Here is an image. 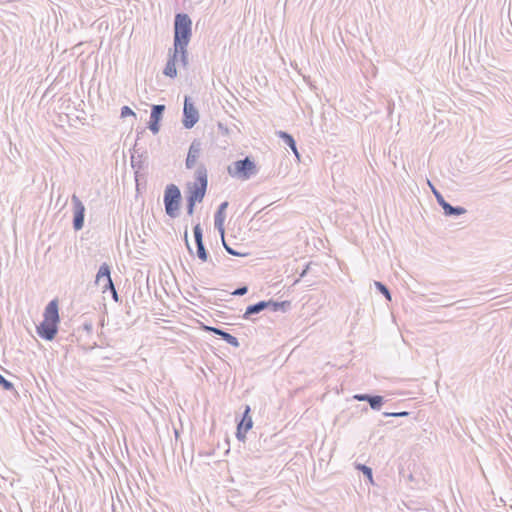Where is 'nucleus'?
Masks as SVG:
<instances>
[{
  "label": "nucleus",
  "instance_id": "f257e3e1",
  "mask_svg": "<svg viewBox=\"0 0 512 512\" xmlns=\"http://www.w3.org/2000/svg\"><path fill=\"white\" fill-rule=\"evenodd\" d=\"M192 36V21L188 14L177 13L174 18V47L188 46Z\"/></svg>",
  "mask_w": 512,
  "mask_h": 512
},
{
  "label": "nucleus",
  "instance_id": "f03ea898",
  "mask_svg": "<svg viewBox=\"0 0 512 512\" xmlns=\"http://www.w3.org/2000/svg\"><path fill=\"white\" fill-rule=\"evenodd\" d=\"M195 182L188 184L186 200L193 202H202L205 197L208 186L207 169L204 164H200L195 171Z\"/></svg>",
  "mask_w": 512,
  "mask_h": 512
},
{
  "label": "nucleus",
  "instance_id": "7ed1b4c3",
  "mask_svg": "<svg viewBox=\"0 0 512 512\" xmlns=\"http://www.w3.org/2000/svg\"><path fill=\"white\" fill-rule=\"evenodd\" d=\"M257 172L256 164L250 157L237 160L233 163V166L228 167L229 175L241 180H248Z\"/></svg>",
  "mask_w": 512,
  "mask_h": 512
},
{
  "label": "nucleus",
  "instance_id": "20e7f679",
  "mask_svg": "<svg viewBox=\"0 0 512 512\" xmlns=\"http://www.w3.org/2000/svg\"><path fill=\"white\" fill-rule=\"evenodd\" d=\"M289 301H274V300H262L255 304L247 306L245 313L243 314L244 319H249L252 315L259 314L260 312L269 309L273 312L282 311L285 312L290 307Z\"/></svg>",
  "mask_w": 512,
  "mask_h": 512
},
{
  "label": "nucleus",
  "instance_id": "39448f33",
  "mask_svg": "<svg viewBox=\"0 0 512 512\" xmlns=\"http://www.w3.org/2000/svg\"><path fill=\"white\" fill-rule=\"evenodd\" d=\"M181 202V191L175 184H169L164 190V206L165 212L171 218H175L179 214Z\"/></svg>",
  "mask_w": 512,
  "mask_h": 512
},
{
  "label": "nucleus",
  "instance_id": "423d86ee",
  "mask_svg": "<svg viewBox=\"0 0 512 512\" xmlns=\"http://www.w3.org/2000/svg\"><path fill=\"white\" fill-rule=\"evenodd\" d=\"M199 121V112L190 97L185 96L182 124L186 129H191Z\"/></svg>",
  "mask_w": 512,
  "mask_h": 512
},
{
  "label": "nucleus",
  "instance_id": "0eeeda50",
  "mask_svg": "<svg viewBox=\"0 0 512 512\" xmlns=\"http://www.w3.org/2000/svg\"><path fill=\"white\" fill-rule=\"evenodd\" d=\"M71 200L73 203V228L75 231H79L84 226L85 206L75 194L72 195Z\"/></svg>",
  "mask_w": 512,
  "mask_h": 512
},
{
  "label": "nucleus",
  "instance_id": "6e6552de",
  "mask_svg": "<svg viewBox=\"0 0 512 512\" xmlns=\"http://www.w3.org/2000/svg\"><path fill=\"white\" fill-rule=\"evenodd\" d=\"M251 408L249 405H245L242 418L237 423L236 437L239 441H244L246 433L253 427V421L250 416Z\"/></svg>",
  "mask_w": 512,
  "mask_h": 512
},
{
  "label": "nucleus",
  "instance_id": "1a4fd4ad",
  "mask_svg": "<svg viewBox=\"0 0 512 512\" xmlns=\"http://www.w3.org/2000/svg\"><path fill=\"white\" fill-rule=\"evenodd\" d=\"M38 336L46 341H52L58 333V323L45 320L36 327Z\"/></svg>",
  "mask_w": 512,
  "mask_h": 512
},
{
  "label": "nucleus",
  "instance_id": "9d476101",
  "mask_svg": "<svg viewBox=\"0 0 512 512\" xmlns=\"http://www.w3.org/2000/svg\"><path fill=\"white\" fill-rule=\"evenodd\" d=\"M165 105L155 104L151 107L150 120L148 122V128L153 134H157L160 130V121L163 118L165 111Z\"/></svg>",
  "mask_w": 512,
  "mask_h": 512
},
{
  "label": "nucleus",
  "instance_id": "9b49d317",
  "mask_svg": "<svg viewBox=\"0 0 512 512\" xmlns=\"http://www.w3.org/2000/svg\"><path fill=\"white\" fill-rule=\"evenodd\" d=\"M102 280L105 281V284L103 286V292L115 289L114 283L111 278V269L107 263H102L96 274V283L100 284Z\"/></svg>",
  "mask_w": 512,
  "mask_h": 512
},
{
  "label": "nucleus",
  "instance_id": "f8f14e48",
  "mask_svg": "<svg viewBox=\"0 0 512 512\" xmlns=\"http://www.w3.org/2000/svg\"><path fill=\"white\" fill-rule=\"evenodd\" d=\"M202 152V143L198 139H194L187 153V158L185 161V166L187 169H192L195 167L197 159L200 157Z\"/></svg>",
  "mask_w": 512,
  "mask_h": 512
},
{
  "label": "nucleus",
  "instance_id": "ddd939ff",
  "mask_svg": "<svg viewBox=\"0 0 512 512\" xmlns=\"http://www.w3.org/2000/svg\"><path fill=\"white\" fill-rule=\"evenodd\" d=\"M353 399L361 402H367L372 410L379 411L383 404L385 403V399L381 395H373L368 393L363 394H355Z\"/></svg>",
  "mask_w": 512,
  "mask_h": 512
},
{
  "label": "nucleus",
  "instance_id": "4468645a",
  "mask_svg": "<svg viewBox=\"0 0 512 512\" xmlns=\"http://www.w3.org/2000/svg\"><path fill=\"white\" fill-rule=\"evenodd\" d=\"M204 330L220 336L226 343L230 344L235 348H238L240 346L239 340L235 336L231 335L230 333L221 328L205 326Z\"/></svg>",
  "mask_w": 512,
  "mask_h": 512
},
{
  "label": "nucleus",
  "instance_id": "2eb2a0df",
  "mask_svg": "<svg viewBox=\"0 0 512 512\" xmlns=\"http://www.w3.org/2000/svg\"><path fill=\"white\" fill-rule=\"evenodd\" d=\"M228 205L229 204L227 201L222 202L219 205V207L214 215L215 228L219 231L220 235H222V236L225 234V229H224L225 210L228 207Z\"/></svg>",
  "mask_w": 512,
  "mask_h": 512
},
{
  "label": "nucleus",
  "instance_id": "dca6fc26",
  "mask_svg": "<svg viewBox=\"0 0 512 512\" xmlns=\"http://www.w3.org/2000/svg\"><path fill=\"white\" fill-rule=\"evenodd\" d=\"M43 317L45 320L53 321L59 324V308H58V300H51L45 307Z\"/></svg>",
  "mask_w": 512,
  "mask_h": 512
},
{
  "label": "nucleus",
  "instance_id": "f3484780",
  "mask_svg": "<svg viewBox=\"0 0 512 512\" xmlns=\"http://www.w3.org/2000/svg\"><path fill=\"white\" fill-rule=\"evenodd\" d=\"M293 152L298 160H300V153L297 149L296 141L294 137L286 131H276L275 133Z\"/></svg>",
  "mask_w": 512,
  "mask_h": 512
},
{
  "label": "nucleus",
  "instance_id": "a211bd4d",
  "mask_svg": "<svg viewBox=\"0 0 512 512\" xmlns=\"http://www.w3.org/2000/svg\"><path fill=\"white\" fill-rule=\"evenodd\" d=\"M176 55L171 54V49L168 53V60L166 62V65L163 70V74L170 78H175L177 76V69H176Z\"/></svg>",
  "mask_w": 512,
  "mask_h": 512
},
{
  "label": "nucleus",
  "instance_id": "6ab92c4d",
  "mask_svg": "<svg viewBox=\"0 0 512 512\" xmlns=\"http://www.w3.org/2000/svg\"><path fill=\"white\" fill-rule=\"evenodd\" d=\"M445 216H460L466 213V209L462 206H452L450 203H447L442 208Z\"/></svg>",
  "mask_w": 512,
  "mask_h": 512
},
{
  "label": "nucleus",
  "instance_id": "aec40b11",
  "mask_svg": "<svg viewBox=\"0 0 512 512\" xmlns=\"http://www.w3.org/2000/svg\"><path fill=\"white\" fill-rule=\"evenodd\" d=\"M187 47L188 46L174 47V50L173 51L171 50V54H175L176 55V60L178 59V55L180 56V62L183 65V67H187L188 66V50H187Z\"/></svg>",
  "mask_w": 512,
  "mask_h": 512
},
{
  "label": "nucleus",
  "instance_id": "412c9836",
  "mask_svg": "<svg viewBox=\"0 0 512 512\" xmlns=\"http://www.w3.org/2000/svg\"><path fill=\"white\" fill-rule=\"evenodd\" d=\"M196 244V255L197 257L203 261L206 262L209 258V253L205 248L204 242H197Z\"/></svg>",
  "mask_w": 512,
  "mask_h": 512
},
{
  "label": "nucleus",
  "instance_id": "4be33fe9",
  "mask_svg": "<svg viewBox=\"0 0 512 512\" xmlns=\"http://www.w3.org/2000/svg\"><path fill=\"white\" fill-rule=\"evenodd\" d=\"M356 469H358L359 471H361L363 473V475L369 481V483L374 484L372 468H370L369 466H367L365 464H358L356 466Z\"/></svg>",
  "mask_w": 512,
  "mask_h": 512
},
{
  "label": "nucleus",
  "instance_id": "5701e85b",
  "mask_svg": "<svg viewBox=\"0 0 512 512\" xmlns=\"http://www.w3.org/2000/svg\"><path fill=\"white\" fill-rule=\"evenodd\" d=\"M375 287L376 289L382 294L384 295V297L391 301V293H390V290L389 288L382 282L380 281H375Z\"/></svg>",
  "mask_w": 512,
  "mask_h": 512
},
{
  "label": "nucleus",
  "instance_id": "b1692460",
  "mask_svg": "<svg viewBox=\"0 0 512 512\" xmlns=\"http://www.w3.org/2000/svg\"><path fill=\"white\" fill-rule=\"evenodd\" d=\"M428 183H429V185H430V187L432 189V192H433V194H434V196L436 198L437 203L439 204V206L441 208H443L444 205H446L448 202L445 200L443 195L430 182H428Z\"/></svg>",
  "mask_w": 512,
  "mask_h": 512
},
{
  "label": "nucleus",
  "instance_id": "393cba45",
  "mask_svg": "<svg viewBox=\"0 0 512 512\" xmlns=\"http://www.w3.org/2000/svg\"><path fill=\"white\" fill-rule=\"evenodd\" d=\"M0 386L6 391H13L17 393L12 382L7 380L2 374H0Z\"/></svg>",
  "mask_w": 512,
  "mask_h": 512
},
{
  "label": "nucleus",
  "instance_id": "a878e982",
  "mask_svg": "<svg viewBox=\"0 0 512 512\" xmlns=\"http://www.w3.org/2000/svg\"><path fill=\"white\" fill-rule=\"evenodd\" d=\"M193 234L195 243L203 241V230L199 223L193 227Z\"/></svg>",
  "mask_w": 512,
  "mask_h": 512
},
{
  "label": "nucleus",
  "instance_id": "bb28decb",
  "mask_svg": "<svg viewBox=\"0 0 512 512\" xmlns=\"http://www.w3.org/2000/svg\"><path fill=\"white\" fill-rule=\"evenodd\" d=\"M120 116L121 118H126L128 116H133L134 118H136L135 112L129 106H123L121 108Z\"/></svg>",
  "mask_w": 512,
  "mask_h": 512
},
{
  "label": "nucleus",
  "instance_id": "cd10ccee",
  "mask_svg": "<svg viewBox=\"0 0 512 512\" xmlns=\"http://www.w3.org/2000/svg\"><path fill=\"white\" fill-rule=\"evenodd\" d=\"M410 415V412L401 411V412H384V417H407Z\"/></svg>",
  "mask_w": 512,
  "mask_h": 512
},
{
  "label": "nucleus",
  "instance_id": "c85d7f7f",
  "mask_svg": "<svg viewBox=\"0 0 512 512\" xmlns=\"http://www.w3.org/2000/svg\"><path fill=\"white\" fill-rule=\"evenodd\" d=\"M226 252L232 256H238V257H246L249 255V253H246V252H239L235 249H233L232 247L230 246H226Z\"/></svg>",
  "mask_w": 512,
  "mask_h": 512
},
{
  "label": "nucleus",
  "instance_id": "c756f323",
  "mask_svg": "<svg viewBox=\"0 0 512 512\" xmlns=\"http://www.w3.org/2000/svg\"><path fill=\"white\" fill-rule=\"evenodd\" d=\"M247 292H248V287H247L246 285H243V286H240V287L236 288V289L232 292V295H234V296H243V295H245Z\"/></svg>",
  "mask_w": 512,
  "mask_h": 512
},
{
  "label": "nucleus",
  "instance_id": "7c9ffc66",
  "mask_svg": "<svg viewBox=\"0 0 512 512\" xmlns=\"http://www.w3.org/2000/svg\"><path fill=\"white\" fill-rule=\"evenodd\" d=\"M187 204H186V208H187V214L188 215H193L194 213V208H195V202H193L192 200H186Z\"/></svg>",
  "mask_w": 512,
  "mask_h": 512
},
{
  "label": "nucleus",
  "instance_id": "2f4dec72",
  "mask_svg": "<svg viewBox=\"0 0 512 512\" xmlns=\"http://www.w3.org/2000/svg\"><path fill=\"white\" fill-rule=\"evenodd\" d=\"M217 127H218L219 133H221L222 135L229 134V128L226 125H224L223 123L218 122Z\"/></svg>",
  "mask_w": 512,
  "mask_h": 512
},
{
  "label": "nucleus",
  "instance_id": "473e14b6",
  "mask_svg": "<svg viewBox=\"0 0 512 512\" xmlns=\"http://www.w3.org/2000/svg\"><path fill=\"white\" fill-rule=\"evenodd\" d=\"M184 240H185V245H186V248H187L188 252H189L190 254H192V253H193V251H192V248H191L190 242H189V240H188V232H187V229L185 230V233H184Z\"/></svg>",
  "mask_w": 512,
  "mask_h": 512
},
{
  "label": "nucleus",
  "instance_id": "72a5a7b5",
  "mask_svg": "<svg viewBox=\"0 0 512 512\" xmlns=\"http://www.w3.org/2000/svg\"><path fill=\"white\" fill-rule=\"evenodd\" d=\"M131 165L133 168H137V169L141 168L140 162H136L134 156L131 157Z\"/></svg>",
  "mask_w": 512,
  "mask_h": 512
},
{
  "label": "nucleus",
  "instance_id": "f704fd0d",
  "mask_svg": "<svg viewBox=\"0 0 512 512\" xmlns=\"http://www.w3.org/2000/svg\"><path fill=\"white\" fill-rule=\"evenodd\" d=\"M309 268H310V263H308L304 269L302 270V272L300 273V278H303L304 276H306V274L308 273L309 271Z\"/></svg>",
  "mask_w": 512,
  "mask_h": 512
},
{
  "label": "nucleus",
  "instance_id": "c9c22d12",
  "mask_svg": "<svg viewBox=\"0 0 512 512\" xmlns=\"http://www.w3.org/2000/svg\"><path fill=\"white\" fill-rule=\"evenodd\" d=\"M111 294H112L113 300L115 302H118L119 301V296H118V293H117L116 289L111 290Z\"/></svg>",
  "mask_w": 512,
  "mask_h": 512
},
{
  "label": "nucleus",
  "instance_id": "e433bc0d",
  "mask_svg": "<svg viewBox=\"0 0 512 512\" xmlns=\"http://www.w3.org/2000/svg\"><path fill=\"white\" fill-rule=\"evenodd\" d=\"M465 302H466V300H460V301H457V302L446 303L443 306L444 307H449V306H452L454 304H464Z\"/></svg>",
  "mask_w": 512,
  "mask_h": 512
},
{
  "label": "nucleus",
  "instance_id": "4c0bfd02",
  "mask_svg": "<svg viewBox=\"0 0 512 512\" xmlns=\"http://www.w3.org/2000/svg\"><path fill=\"white\" fill-rule=\"evenodd\" d=\"M221 239H222L223 247H224V249L226 250V246H229V245L226 243L225 238H224V235H223V236L221 235Z\"/></svg>",
  "mask_w": 512,
  "mask_h": 512
},
{
  "label": "nucleus",
  "instance_id": "58836bf2",
  "mask_svg": "<svg viewBox=\"0 0 512 512\" xmlns=\"http://www.w3.org/2000/svg\"><path fill=\"white\" fill-rule=\"evenodd\" d=\"M413 479H414V477H413V475L410 473V474L408 475V480L412 481Z\"/></svg>",
  "mask_w": 512,
  "mask_h": 512
},
{
  "label": "nucleus",
  "instance_id": "ea45409f",
  "mask_svg": "<svg viewBox=\"0 0 512 512\" xmlns=\"http://www.w3.org/2000/svg\"><path fill=\"white\" fill-rule=\"evenodd\" d=\"M467 307H468V306H466V305H460L458 308H459V309H462V308H467Z\"/></svg>",
  "mask_w": 512,
  "mask_h": 512
},
{
  "label": "nucleus",
  "instance_id": "a19ab883",
  "mask_svg": "<svg viewBox=\"0 0 512 512\" xmlns=\"http://www.w3.org/2000/svg\"><path fill=\"white\" fill-rule=\"evenodd\" d=\"M85 328H86V329H90V328H91V325H85Z\"/></svg>",
  "mask_w": 512,
  "mask_h": 512
}]
</instances>
